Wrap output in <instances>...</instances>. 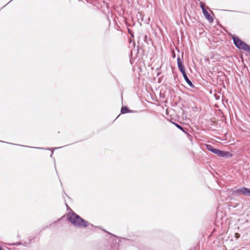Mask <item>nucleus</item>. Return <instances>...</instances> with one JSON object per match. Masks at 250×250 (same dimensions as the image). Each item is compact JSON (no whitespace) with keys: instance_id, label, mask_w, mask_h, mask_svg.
I'll return each instance as SVG.
<instances>
[{"instance_id":"f257e3e1","label":"nucleus","mask_w":250,"mask_h":250,"mask_svg":"<svg viewBox=\"0 0 250 250\" xmlns=\"http://www.w3.org/2000/svg\"><path fill=\"white\" fill-rule=\"evenodd\" d=\"M68 220L74 225L81 227L87 226V222L82 219L74 212H69L67 215Z\"/></svg>"},{"instance_id":"f03ea898","label":"nucleus","mask_w":250,"mask_h":250,"mask_svg":"<svg viewBox=\"0 0 250 250\" xmlns=\"http://www.w3.org/2000/svg\"><path fill=\"white\" fill-rule=\"evenodd\" d=\"M234 44L239 49H243L248 52H250V46L241 40L237 37H233Z\"/></svg>"},{"instance_id":"7ed1b4c3","label":"nucleus","mask_w":250,"mask_h":250,"mask_svg":"<svg viewBox=\"0 0 250 250\" xmlns=\"http://www.w3.org/2000/svg\"><path fill=\"white\" fill-rule=\"evenodd\" d=\"M213 153L222 157H231L232 156V154L229 152L222 151L216 148L213 150Z\"/></svg>"},{"instance_id":"20e7f679","label":"nucleus","mask_w":250,"mask_h":250,"mask_svg":"<svg viewBox=\"0 0 250 250\" xmlns=\"http://www.w3.org/2000/svg\"><path fill=\"white\" fill-rule=\"evenodd\" d=\"M234 192L236 194H243L246 196H250V189L247 188H242L235 190Z\"/></svg>"},{"instance_id":"39448f33","label":"nucleus","mask_w":250,"mask_h":250,"mask_svg":"<svg viewBox=\"0 0 250 250\" xmlns=\"http://www.w3.org/2000/svg\"><path fill=\"white\" fill-rule=\"evenodd\" d=\"M177 63H178V67L179 69V70L181 71V72L183 74L186 73L184 65H183L181 59L180 58H178L177 59Z\"/></svg>"},{"instance_id":"423d86ee","label":"nucleus","mask_w":250,"mask_h":250,"mask_svg":"<svg viewBox=\"0 0 250 250\" xmlns=\"http://www.w3.org/2000/svg\"><path fill=\"white\" fill-rule=\"evenodd\" d=\"M203 13L205 16V18L210 22H212L213 21V19L212 17L210 16L209 13L208 12L207 10H203Z\"/></svg>"},{"instance_id":"0eeeda50","label":"nucleus","mask_w":250,"mask_h":250,"mask_svg":"<svg viewBox=\"0 0 250 250\" xmlns=\"http://www.w3.org/2000/svg\"><path fill=\"white\" fill-rule=\"evenodd\" d=\"M183 74V76L184 78V79L186 81V82L189 84V86H190L191 87H194V85L193 84H192V83H191V82L189 80V79L188 78L187 74L186 73H183L182 74Z\"/></svg>"},{"instance_id":"6e6552de","label":"nucleus","mask_w":250,"mask_h":250,"mask_svg":"<svg viewBox=\"0 0 250 250\" xmlns=\"http://www.w3.org/2000/svg\"><path fill=\"white\" fill-rule=\"evenodd\" d=\"M130 110L125 106L122 107L121 110V112L122 114H125L127 113L130 112Z\"/></svg>"},{"instance_id":"1a4fd4ad","label":"nucleus","mask_w":250,"mask_h":250,"mask_svg":"<svg viewBox=\"0 0 250 250\" xmlns=\"http://www.w3.org/2000/svg\"><path fill=\"white\" fill-rule=\"evenodd\" d=\"M207 149L213 152V150H214L215 148H213L211 145H207Z\"/></svg>"},{"instance_id":"9d476101","label":"nucleus","mask_w":250,"mask_h":250,"mask_svg":"<svg viewBox=\"0 0 250 250\" xmlns=\"http://www.w3.org/2000/svg\"><path fill=\"white\" fill-rule=\"evenodd\" d=\"M200 5L201 8V9L202 10V12H203V10H206L205 7V4H204V3L203 2H201L200 3Z\"/></svg>"},{"instance_id":"9b49d317","label":"nucleus","mask_w":250,"mask_h":250,"mask_svg":"<svg viewBox=\"0 0 250 250\" xmlns=\"http://www.w3.org/2000/svg\"><path fill=\"white\" fill-rule=\"evenodd\" d=\"M174 125L178 128H179L180 129L184 131V129H183V128L180 126V125H178V124H174Z\"/></svg>"},{"instance_id":"f8f14e48","label":"nucleus","mask_w":250,"mask_h":250,"mask_svg":"<svg viewBox=\"0 0 250 250\" xmlns=\"http://www.w3.org/2000/svg\"><path fill=\"white\" fill-rule=\"evenodd\" d=\"M235 236L236 238H238L240 237V234L238 233H235Z\"/></svg>"}]
</instances>
